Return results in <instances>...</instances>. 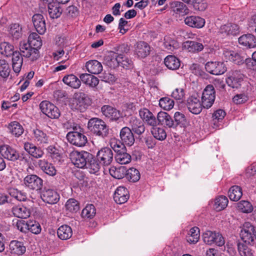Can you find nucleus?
<instances>
[{
	"label": "nucleus",
	"mask_w": 256,
	"mask_h": 256,
	"mask_svg": "<svg viewBox=\"0 0 256 256\" xmlns=\"http://www.w3.org/2000/svg\"><path fill=\"white\" fill-rule=\"evenodd\" d=\"M88 130L94 135L102 139H106L109 136L110 129L108 126L102 120L94 118L88 120Z\"/></svg>",
	"instance_id": "nucleus-1"
},
{
	"label": "nucleus",
	"mask_w": 256,
	"mask_h": 256,
	"mask_svg": "<svg viewBox=\"0 0 256 256\" xmlns=\"http://www.w3.org/2000/svg\"><path fill=\"white\" fill-rule=\"evenodd\" d=\"M110 146L116 152L115 160L121 164L130 163L132 160L131 156L127 152V150L120 142H111Z\"/></svg>",
	"instance_id": "nucleus-2"
},
{
	"label": "nucleus",
	"mask_w": 256,
	"mask_h": 256,
	"mask_svg": "<svg viewBox=\"0 0 256 256\" xmlns=\"http://www.w3.org/2000/svg\"><path fill=\"white\" fill-rule=\"evenodd\" d=\"M72 162L78 168H84L92 159V154L88 152L73 151L70 154Z\"/></svg>",
	"instance_id": "nucleus-3"
},
{
	"label": "nucleus",
	"mask_w": 256,
	"mask_h": 256,
	"mask_svg": "<svg viewBox=\"0 0 256 256\" xmlns=\"http://www.w3.org/2000/svg\"><path fill=\"white\" fill-rule=\"evenodd\" d=\"M240 236L242 241L249 245H254L256 240V226L250 222H246L240 231Z\"/></svg>",
	"instance_id": "nucleus-4"
},
{
	"label": "nucleus",
	"mask_w": 256,
	"mask_h": 256,
	"mask_svg": "<svg viewBox=\"0 0 256 256\" xmlns=\"http://www.w3.org/2000/svg\"><path fill=\"white\" fill-rule=\"evenodd\" d=\"M73 131L68 132L66 134L68 142L78 147L84 146L88 142L86 136L83 132H77L78 128H73Z\"/></svg>",
	"instance_id": "nucleus-5"
},
{
	"label": "nucleus",
	"mask_w": 256,
	"mask_h": 256,
	"mask_svg": "<svg viewBox=\"0 0 256 256\" xmlns=\"http://www.w3.org/2000/svg\"><path fill=\"white\" fill-rule=\"evenodd\" d=\"M88 98L87 95L82 92H76L72 102V108L81 112L85 111L88 106Z\"/></svg>",
	"instance_id": "nucleus-6"
},
{
	"label": "nucleus",
	"mask_w": 256,
	"mask_h": 256,
	"mask_svg": "<svg viewBox=\"0 0 256 256\" xmlns=\"http://www.w3.org/2000/svg\"><path fill=\"white\" fill-rule=\"evenodd\" d=\"M216 98V91L212 84L208 85L204 89L202 96V102L204 108H208L213 104Z\"/></svg>",
	"instance_id": "nucleus-7"
},
{
	"label": "nucleus",
	"mask_w": 256,
	"mask_h": 256,
	"mask_svg": "<svg viewBox=\"0 0 256 256\" xmlns=\"http://www.w3.org/2000/svg\"><path fill=\"white\" fill-rule=\"evenodd\" d=\"M24 184L28 188L40 191L43 186V180L36 174H28L24 179Z\"/></svg>",
	"instance_id": "nucleus-8"
},
{
	"label": "nucleus",
	"mask_w": 256,
	"mask_h": 256,
	"mask_svg": "<svg viewBox=\"0 0 256 256\" xmlns=\"http://www.w3.org/2000/svg\"><path fill=\"white\" fill-rule=\"evenodd\" d=\"M20 54L23 56L30 58L31 60H36L40 57L39 51L36 48H32L28 42H22L20 44Z\"/></svg>",
	"instance_id": "nucleus-9"
},
{
	"label": "nucleus",
	"mask_w": 256,
	"mask_h": 256,
	"mask_svg": "<svg viewBox=\"0 0 256 256\" xmlns=\"http://www.w3.org/2000/svg\"><path fill=\"white\" fill-rule=\"evenodd\" d=\"M96 158L103 164V166H108L113 161V152L110 148L104 147L97 152Z\"/></svg>",
	"instance_id": "nucleus-10"
},
{
	"label": "nucleus",
	"mask_w": 256,
	"mask_h": 256,
	"mask_svg": "<svg viewBox=\"0 0 256 256\" xmlns=\"http://www.w3.org/2000/svg\"><path fill=\"white\" fill-rule=\"evenodd\" d=\"M244 74L238 70H232L226 80V84L232 88H238L243 80Z\"/></svg>",
	"instance_id": "nucleus-11"
},
{
	"label": "nucleus",
	"mask_w": 256,
	"mask_h": 256,
	"mask_svg": "<svg viewBox=\"0 0 256 256\" xmlns=\"http://www.w3.org/2000/svg\"><path fill=\"white\" fill-rule=\"evenodd\" d=\"M120 136V142L121 144H123L124 146L126 145L131 146L134 143L135 138L134 133L131 129L128 126H124L121 129Z\"/></svg>",
	"instance_id": "nucleus-12"
},
{
	"label": "nucleus",
	"mask_w": 256,
	"mask_h": 256,
	"mask_svg": "<svg viewBox=\"0 0 256 256\" xmlns=\"http://www.w3.org/2000/svg\"><path fill=\"white\" fill-rule=\"evenodd\" d=\"M206 70L214 75H220L224 73L226 70V68L224 62H208L205 65Z\"/></svg>",
	"instance_id": "nucleus-13"
},
{
	"label": "nucleus",
	"mask_w": 256,
	"mask_h": 256,
	"mask_svg": "<svg viewBox=\"0 0 256 256\" xmlns=\"http://www.w3.org/2000/svg\"><path fill=\"white\" fill-rule=\"evenodd\" d=\"M40 198L44 202L51 204L57 203L60 200L58 193L49 188H44L41 192Z\"/></svg>",
	"instance_id": "nucleus-14"
},
{
	"label": "nucleus",
	"mask_w": 256,
	"mask_h": 256,
	"mask_svg": "<svg viewBox=\"0 0 256 256\" xmlns=\"http://www.w3.org/2000/svg\"><path fill=\"white\" fill-rule=\"evenodd\" d=\"M150 52V47L145 42L140 41L134 46V54L140 58H146Z\"/></svg>",
	"instance_id": "nucleus-15"
},
{
	"label": "nucleus",
	"mask_w": 256,
	"mask_h": 256,
	"mask_svg": "<svg viewBox=\"0 0 256 256\" xmlns=\"http://www.w3.org/2000/svg\"><path fill=\"white\" fill-rule=\"evenodd\" d=\"M186 106L190 112L194 114H199L202 110V102H200L199 99L194 96H192L187 100Z\"/></svg>",
	"instance_id": "nucleus-16"
},
{
	"label": "nucleus",
	"mask_w": 256,
	"mask_h": 256,
	"mask_svg": "<svg viewBox=\"0 0 256 256\" xmlns=\"http://www.w3.org/2000/svg\"><path fill=\"white\" fill-rule=\"evenodd\" d=\"M132 131L136 134L140 136L145 131L144 122L136 116H132L129 122Z\"/></svg>",
	"instance_id": "nucleus-17"
},
{
	"label": "nucleus",
	"mask_w": 256,
	"mask_h": 256,
	"mask_svg": "<svg viewBox=\"0 0 256 256\" xmlns=\"http://www.w3.org/2000/svg\"><path fill=\"white\" fill-rule=\"evenodd\" d=\"M124 58L114 52H110L104 58V64L110 68H115L120 66V60Z\"/></svg>",
	"instance_id": "nucleus-18"
},
{
	"label": "nucleus",
	"mask_w": 256,
	"mask_h": 256,
	"mask_svg": "<svg viewBox=\"0 0 256 256\" xmlns=\"http://www.w3.org/2000/svg\"><path fill=\"white\" fill-rule=\"evenodd\" d=\"M32 22L36 32L43 34L46 30V25L44 16L40 14H34L32 17Z\"/></svg>",
	"instance_id": "nucleus-19"
},
{
	"label": "nucleus",
	"mask_w": 256,
	"mask_h": 256,
	"mask_svg": "<svg viewBox=\"0 0 256 256\" xmlns=\"http://www.w3.org/2000/svg\"><path fill=\"white\" fill-rule=\"evenodd\" d=\"M101 110L103 114L112 120L116 121L122 118L120 112L111 106H103Z\"/></svg>",
	"instance_id": "nucleus-20"
},
{
	"label": "nucleus",
	"mask_w": 256,
	"mask_h": 256,
	"mask_svg": "<svg viewBox=\"0 0 256 256\" xmlns=\"http://www.w3.org/2000/svg\"><path fill=\"white\" fill-rule=\"evenodd\" d=\"M128 198L129 192L126 188L119 186L116 188L114 195V199L116 203L124 204L127 202Z\"/></svg>",
	"instance_id": "nucleus-21"
},
{
	"label": "nucleus",
	"mask_w": 256,
	"mask_h": 256,
	"mask_svg": "<svg viewBox=\"0 0 256 256\" xmlns=\"http://www.w3.org/2000/svg\"><path fill=\"white\" fill-rule=\"evenodd\" d=\"M18 151L8 145H3L0 147L2 156L9 160L15 162Z\"/></svg>",
	"instance_id": "nucleus-22"
},
{
	"label": "nucleus",
	"mask_w": 256,
	"mask_h": 256,
	"mask_svg": "<svg viewBox=\"0 0 256 256\" xmlns=\"http://www.w3.org/2000/svg\"><path fill=\"white\" fill-rule=\"evenodd\" d=\"M24 149L30 155L36 158H41L44 152L41 148L37 147L31 142H26L24 144Z\"/></svg>",
	"instance_id": "nucleus-23"
},
{
	"label": "nucleus",
	"mask_w": 256,
	"mask_h": 256,
	"mask_svg": "<svg viewBox=\"0 0 256 256\" xmlns=\"http://www.w3.org/2000/svg\"><path fill=\"white\" fill-rule=\"evenodd\" d=\"M184 21L185 24L192 28H202L205 24L204 20L198 16H186Z\"/></svg>",
	"instance_id": "nucleus-24"
},
{
	"label": "nucleus",
	"mask_w": 256,
	"mask_h": 256,
	"mask_svg": "<svg viewBox=\"0 0 256 256\" xmlns=\"http://www.w3.org/2000/svg\"><path fill=\"white\" fill-rule=\"evenodd\" d=\"M239 44L249 48L256 46V38L252 34H244L238 38Z\"/></svg>",
	"instance_id": "nucleus-25"
},
{
	"label": "nucleus",
	"mask_w": 256,
	"mask_h": 256,
	"mask_svg": "<svg viewBox=\"0 0 256 256\" xmlns=\"http://www.w3.org/2000/svg\"><path fill=\"white\" fill-rule=\"evenodd\" d=\"M10 250L12 254L22 255L26 251V248L22 242L12 240L10 244Z\"/></svg>",
	"instance_id": "nucleus-26"
},
{
	"label": "nucleus",
	"mask_w": 256,
	"mask_h": 256,
	"mask_svg": "<svg viewBox=\"0 0 256 256\" xmlns=\"http://www.w3.org/2000/svg\"><path fill=\"white\" fill-rule=\"evenodd\" d=\"M86 67L90 74H97L102 70V66L100 62L96 60H91L86 62Z\"/></svg>",
	"instance_id": "nucleus-27"
},
{
	"label": "nucleus",
	"mask_w": 256,
	"mask_h": 256,
	"mask_svg": "<svg viewBox=\"0 0 256 256\" xmlns=\"http://www.w3.org/2000/svg\"><path fill=\"white\" fill-rule=\"evenodd\" d=\"M157 120L158 124L166 125L168 128H172L174 126V120L166 112H159L157 115Z\"/></svg>",
	"instance_id": "nucleus-28"
},
{
	"label": "nucleus",
	"mask_w": 256,
	"mask_h": 256,
	"mask_svg": "<svg viewBox=\"0 0 256 256\" xmlns=\"http://www.w3.org/2000/svg\"><path fill=\"white\" fill-rule=\"evenodd\" d=\"M23 62L22 54L18 51H15L12 54V66L14 71L18 73L20 72Z\"/></svg>",
	"instance_id": "nucleus-29"
},
{
	"label": "nucleus",
	"mask_w": 256,
	"mask_h": 256,
	"mask_svg": "<svg viewBox=\"0 0 256 256\" xmlns=\"http://www.w3.org/2000/svg\"><path fill=\"white\" fill-rule=\"evenodd\" d=\"M60 4L55 2L48 5V12L50 18H57L61 16L62 10L60 7Z\"/></svg>",
	"instance_id": "nucleus-30"
},
{
	"label": "nucleus",
	"mask_w": 256,
	"mask_h": 256,
	"mask_svg": "<svg viewBox=\"0 0 256 256\" xmlns=\"http://www.w3.org/2000/svg\"><path fill=\"white\" fill-rule=\"evenodd\" d=\"M12 212L14 216L20 218H27L30 214V210L24 206H18L13 208Z\"/></svg>",
	"instance_id": "nucleus-31"
},
{
	"label": "nucleus",
	"mask_w": 256,
	"mask_h": 256,
	"mask_svg": "<svg viewBox=\"0 0 256 256\" xmlns=\"http://www.w3.org/2000/svg\"><path fill=\"white\" fill-rule=\"evenodd\" d=\"M62 81L66 84L75 89L78 88L81 85L80 80L72 74L64 76Z\"/></svg>",
	"instance_id": "nucleus-32"
},
{
	"label": "nucleus",
	"mask_w": 256,
	"mask_h": 256,
	"mask_svg": "<svg viewBox=\"0 0 256 256\" xmlns=\"http://www.w3.org/2000/svg\"><path fill=\"white\" fill-rule=\"evenodd\" d=\"M220 32L226 35H236L239 32V28L237 24H227L222 25L220 28Z\"/></svg>",
	"instance_id": "nucleus-33"
},
{
	"label": "nucleus",
	"mask_w": 256,
	"mask_h": 256,
	"mask_svg": "<svg viewBox=\"0 0 256 256\" xmlns=\"http://www.w3.org/2000/svg\"><path fill=\"white\" fill-rule=\"evenodd\" d=\"M80 81L90 87L94 88L99 83V80L95 76L88 74H80Z\"/></svg>",
	"instance_id": "nucleus-34"
},
{
	"label": "nucleus",
	"mask_w": 256,
	"mask_h": 256,
	"mask_svg": "<svg viewBox=\"0 0 256 256\" xmlns=\"http://www.w3.org/2000/svg\"><path fill=\"white\" fill-rule=\"evenodd\" d=\"M166 66L170 70L178 69L180 65V61L176 56L172 55L168 56L164 60Z\"/></svg>",
	"instance_id": "nucleus-35"
},
{
	"label": "nucleus",
	"mask_w": 256,
	"mask_h": 256,
	"mask_svg": "<svg viewBox=\"0 0 256 256\" xmlns=\"http://www.w3.org/2000/svg\"><path fill=\"white\" fill-rule=\"evenodd\" d=\"M254 245H249L248 242L242 241L237 244L238 252L241 256H253V252L251 248Z\"/></svg>",
	"instance_id": "nucleus-36"
},
{
	"label": "nucleus",
	"mask_w": 256,
	"mask_h": 256,
	"mask_svg": "<svg viewBox=\"0 0 256 256\" xmlns=\"http://www.w3.org/2000/svg\"><path fill=\"white\" fill-rule=\"evenodd\" d=\"M184 47L189 52H198L204 49V46L202 44L195 41H186L184 43Z\"/></svg>",
	"instance_id": "nucleus-37"
},
{
	"label": "nucleus",
	"mask_w": 256,
	"mask_h": 256,
	"mask_svg": "<svg viewBox=\"0 0 256 256\" xmlns=\"http://www.w3.org/2000/svg\"><path fill=\"white\" fill-rule=\"evenodd\" d=\"M57 234L60 238L62 240H66L70 238L72 236V232L70 226L68 225H62L58 228Z\"/></svg>",
	"instance_id": "nucleus-38"
},
{
	"label": "nucleus",
	"mask_w": 256,
	"mask_h": 256,
	"mask_svg": "<svg viewBox=\"0 0 256 256\" xmlns=\"http://www.w3.org/2000/svg\"><path fill=\"white\" fill-rule=\"evenodd\" d=\"M38 164L42 170L47 174L54 176L56 174V170L52 164L40 160L38 162Z\"/></svg>",
	"instance_id": "nucleus-39"
},
{
	"label": "nucleus",
	"mask_w": 256,
	"mask_h": 256,
	"mask_svg": "<svg viewBox=\"0 0 256 256\" xmlns=\"http://www.w3.org/2000/svg\"><path fill=\"white\" fill-rule=\"evenodd\" d=\"M200 236V230L198 227L195 226L190 229L186 240L188 243L195 244L198 241Z\"/></svg>",
	"instance_id": "nucleus-40"
},
{
	"label": "nucleus",
	"mask_w": 256,
	"mask_h": 256,
	"mask_svg": "<svg viewBox=\"0 0 256 256\" xmlns=\"http://www.w3.org/2000/svg\"><path fill=\"white\" fill-rule=\"evenodd\" d=\"M8 31L13 39L18 40L22 36V28L18 24H14L10 25Z\"/></svg>",
	"instance_id": "nucleus-41"
},
{
	"label": "nucleus",
	"mask_w": 256,
	"mask_h": 256,
	"mask_svg": "<svg viewBox=\"0 0 256 256\" xmlns=\"http://www.w3.org/2000/svg\"><path fill=\"white\" fill-rule=\"evenodd\" d=\"M242 195V188L238 186H232L228 192V196L230 200L238 201Z\"/></svg>",
	"instance_id": "nucleus-42"
},
{
	"label": "nucleus",
	"mask_w": 256,
	"mask_h": 256,
	"mask_svg": "<svg viewBox=\"0 0 256 256\" xmlns=\"http://www.w3.org/2000/svg\"><path fill=\"white\" fill-rule=\"evenodd\" d=\"M140 176L139 171L136 168H131L126 170V178L129 182H136L140 180Z\"/></svg>",
	"instance_id": "nucleus-43"
},
{
	"label": "nucleus",
	"mask_w": 256,
	"mask_h": 256,
	"mask_svg": "<svg viewBox=\"0 0 256 256\" xmlns=\"http://www.w3.org/2000/svg\"><path fill=\"white\" fill-rule=\"evenodd\" d=\"M33 134L34 140L40 144H48V136L42 130L39 129L34 130Z\"/></svg>",
	"instance_id": "nucleus-44"
},
{
	"label": "nucleus",
	"mask_w": 256,
	"mask_h": 256,
	"mask_svg": "<svg viewBox=\"0 0 256 256\" xmlns=\"http://www.w3.org/2000/svg\"><path fill=\"white\" fill-rule=\"evenodd\" d=\"M228 198L223 196H220L215 199L214 208L216 211H220L224 210L228 206Z\"/></svg>",
	"instance_id": "nucleus-45"
},
{
	"label": "nucleus",
	"mask_w": 256,
	"mask_h": 256,
	"mask_svg": "<svg viewBox=\"0 0 256 256\" xmlns=\"http://www.w3.org/2000/svg\"><path fill=\"white\" fill-rule=\"evenodd\" d=\"M96 210L92 204H88L82 210V216L86 218H92L96 215Z\"/></svg>",
	"instance_id": "nucleus-46"
},
{
	"label": "nucleus",
	"mask_w": 256,
	"mask_h": 256,
	"mask_svg": "<svg viewBox=\"0 0 256 256\" xmlns=\"http://www.w3.org/2000/svg\"><path fill=\"white\" fill-rule=\"evenodd\" d=\"M174 126L172 128H176L178 126L184 127L186 123V120L184 114L177 112L174 114Z\"/></svg>",
	"instance_id": "nucleus-47"
},
{
	"label": "nucleus",
	"mask_w": 256,
	"mask_h": 256,
	"mask_svg": "<svg viewBox=\"0 0 256 256\" xmlns=\"http://www.w3.org/2000/svg\"><path fill=\"white\" fill-rule=\"evenodd\" d=\"M8 128L10 132L17 137L21 136L24 132L22 126L17 122H13L10 123Z\"/></svg>",
	"instance_id": "nucleus-48"
},
{
	"label": "nucleus",
	"mask_w": 256,
	"mask_h": 256,
	"mask_svg": "<svg viewBox=\"0 0 256 256\" xmlns=\"http://www.w3.org/2000/svg\"><path fill=\"white\" fill-rule=\"evenodd\" d=\"M151 133L153 136L159 140H163L166 137V134L163 128L154 126L151 129Z\"/></svg>",
	"instance_id": "nucleus-49"
},
{
	"label": "nucleus",
	"mask_w": 256,
	"mask_h": 256,
	"mask_svg": "<svg viewBox=\"0 0 256 256\" xmlns=\"http://www.w3.org/2000/svg\"><path fill=\"white\" fill-rule=\"evenodd\" d=\"M110 175L116 179H122L124 176L126 172V169L125 166H120L114 169H110Z\"/></svg>",
	"instance_id": "nucleus-50"
},
{
	"label": "nucleus",
	"mask_w": 256,
	"mask_h": 256,
	"mask_svg": "<svg viewBox=\"0 0 256 256\" xmlns=\"http://www.w3.org/2000/svg\"><path fill=\"white\" fill-rule=\"evenodd\" d=\"M237 208L244 213H250L253 210L252 204L248 201L241 200L237 204Z\"/></svg>",
	"instance_id": "nucleus-51"
},
{
	"label": "nucleus",
	"mask_w": 256,
	"mask_h": 256,
	"mask_svg": "<svg viewBox=\"0 0 256 256\" xmlns=\"http://www.w3.org/2000/svg\"><path fill=\"white\" fill-rule=\"evenodd\" d=\"M14 47L8 42H3L0 44V52L2 54L8 56H11Z\"/></svg>",
	"instance_id": "nucleus-52"
},
{
	"label": "nucleus",
	"mask_w": 256,
	"mask_h": 256,
	"mask_svg": "<svg viewBox=\"0 0 256 256\" xmlns=\"http://www.w3.org/2000/svg\"><path fill=\"white\" fill-rule=\"evenodd\" d=\"M10 69L7 62L4 60H0V76L7 78L10 74Z\"/></svg>",
	"instance_id": "nucleus-53"
},
{
	"label": "nucleus",
	"mask_w": 256,
	"mask_h": 256,
	"mask_svg": "<svg viewBox=\"0 0 256 256\" xmlns=\"http://www.w3.org/2000/svg\"><path fill=\"white\" fill-rule=\"evenodd\" d=\"M160 106L165 110H170L174 105V100L168 97L162 98L159 101Z\"/></svg>",
	"instance_id": "nucleus-54"
},
{
	"label": "nucleus",
	"mask_w": 256,
	"mask_h": 256,
	"mask_svg": "<svg viewBox=\"0 0 256 256\" xmlns=\"http://www.w3.org/2000/svg\"><path fill=\"white\" fill-rule=\"evenodd\" d=\"M216 232L210 230L206 231L202 236L204 242L208 245H212L214 243V240L216 236Z\"/></svg>",
	"instance_id": "nucleus-55"
},
{
	"label": "nucleus",
	"mask_w": 256,
	"mask_h": 256,
	"mask_svg": "<svg viewBox=\"0 0 256 256\" xmlns=\"http://www.w3.org/2000/svg\"><path fill=\"white\" fill-rule=\"evenodd\" d=\"M87 166L90 170L91 172L95 174L100 170L102 166H103V164L98 160L97 158L94 159V156L92 155V159L91 160L90 162H88Z\"/></svg>",
	"instance_id": "nucleus-56"
},
{
	"label": "nucleus",
	"mask_w": 256,
	"mask_h": 256,
	"mask_svg": "<svg viewBox=\"0 0 256 256\" xmlns=\"http://www.w3.org/2000/svg\"><path fill=\"white\" fill-rule=\"evenodd\" d=\"M66 208L70 212H76L80 210L79 203L75 199L70 198L66 202Z\"/></svg>",
	"instance_id": "nucleus-57"
},
{
	"label": "nucleus",
	"mask_w": 256,
	"mask_h": 256,
	"mask_svg": "<svg viewBox=\"0 0 256 256\" xmlns=\"http://www.w3.org/2000/svg\"><path fill=\"white\" fill-rule=\"evenodd\" d=\"M228 58L230 60L238 65L242 64L244 62V57L240 56L238 52L234 51L230 52Z\"/></svg>",
	"instance_id": "nucleus-58"
},
{
	"label": "nucleus",
	"mask_w": 256,
	"mask_h": 256,
	"mask_svg": "<svg viewBox=\"0 0 256 256\" xmlns=\"http://www.w3.org/2000/svg\"><path fill=\"white\" fill-rule=\"evenodd\" d=\"M164 45L167 50L173 51L177 46L176 42L169 36H165L164 38Z\"/></svg>",
	"instance_id": "nucleus-59"
},
{
	"label": "nucleus",
	"mask_w": 256,
	"mask_h": 256,
	"mask_svg": "<svg viewBox=\"0 0 256 256\" xmlns=\"http://www.w3.org/2000/svg\"><path fill=\"white\" fill-rule=\"evenodd\" d=\"M190 10L188 6L182 2H180L174 12L176 14H181L182 15L188 14L190 12Z\"/></svg>",
	"instance_id": "nucleus-60"
},
{
	"label": "nucleus",
	"mask_w": 256,
	"mask_h": 256,
	"mask_svg": "<svg viewBox=\"0 0 256 256\" xmlns=\"http://www.w3.org/2000/svg\"><path fill=\"white\" fill-rule=\"evenodd\" d=\"M52 105V104L48 101L44 100L40 102V108L42 112L46 116H48V114L50 112Z\"/></svg>",
	"instance_id": "nucleus-61"
},
{
	"label": "nucleus",
	"mask_w": 256,
	"mask_h": 256,
	"mask_svg": "<svg viewBox=\"0 0 256 256\" xmlns=\"http://www.w3.org/2000/svg\"><path fill=\"white\" fill-rule=\"evenodd\" d=\"M42 230L40 224L36 221L28 222V230L34 234H38Z\"/></svg>",
	"instance_id": "nucleus-62"
},
{
	"label": "nucleus",
	"mask_w": 256,
	"mask_h": 256,
	"mask_svg": "<svg viewBox=\"0 0 256 256\" xmlns=\"http://www.w3.org/2000/svg\"><path fill=\"white\" fill-rule=\"evenodd\" d=\"M114 50L120 56H122V54H127L130 50V46L126 44H123L114 48Z\"/></svg>",
	"instance_id": "nucleus-63"
},
{
	"label": "nucleus",
	"mask_w": 256,
	"mask_h": 256,
	"mask_svg": "<svg viewBox=\"0 0 256 256\" xmlns=\"http://www.w3.org/2000/svg\"><path fill=\"white\" fill-rule=\"evenodd\" d=\"M226 116L225 112L221 109H219L215 111L212 114V120L214 122V124H215V123L216 122H218L220 120H222Z\"/></svg>",
	"instance_id": "nucleus-64"
}]
</instances>
